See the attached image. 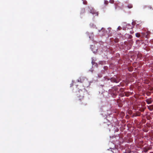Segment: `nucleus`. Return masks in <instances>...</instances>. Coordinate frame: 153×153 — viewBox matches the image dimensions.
Returning <instances> with one entry per match:
<instances>
[{
  "mask_svg": "<svg viewBox=\"0 0 153 153\" xmlns=\"http://www.w3.org/2000/svg\"><path fill=\"white\" fill-rule=\"evenodd\" d=\"M109 2L111 4H113L114 3V0H109Z\"/></svg>",
  "mask_w": 153,
  "mask_h": 153,
  "instance_id": "ddd939ff",
  "label": "nucleus"
},
{
  "mask_svg": "<svg viewBox=\"0 0 153 153\" xmlns=\"http://www.w3.org/2000/svg\"><path fill=\"white\" fill-rule=\"evenodd\" d=\"M146 94H147V96H149L151 94V93H150V92H149L147 93Z\"/></svg>",
  "mask_w": 153,
  "mask_h": 153,
  "instance_id": "dca6fc26",
  "label": "nucleus"
},
{
  "mask_svg": "<svg viewBox=\"0 0 153 153\" xmlns=\"http://www.w3.org/2000/svg\"><path fill=\"white\" fill-rule=\"evenodd\" d=\"M90 13H92L93 15L95 16H98V12H96L94 9H92L91 10Z\"/></svg>",
  "mask_w": 153,
  "mask_h": 153,
  "instance_id": "39448f33",
  "label": "nucleus"
},
{
  "mask_svg": "<svg viewBox=\"0 0 153 153\" xmlns=\"http://www.w3.org/2000/svg\"><path fill=\"white\" fill-rule=\"evenodd\" d=\"M104 4H105L106 5H107L108 4L109 2L108 1V0H104Z\"/></svg>",
  "mask_w": 153,
  "mask_h": 153,
  "instance_id": "1a4fd4ad",
  "label": "nucleus"
},
{
  "mask_svg": "<svg viewBox=\"0 0 153 153\" xmlns=\"http://www.w3.org/2000/svg\"><path fill=\"white\" fill-rule=\"evenodd\" d=\"M149 150V147H144L143 148V152L145 153H146Z\"/></svg>",
  "mask_w": 153,
  "mask_h": 153,
  "instance_id": "6e6552de",
  "label": "nucleus"
},
{
  "mask_svg": "<svg viewBox=\"0 0 153 153\" xmlns=\"http://www.w3.org/2000/svg\"><path fill=\"white\" fill-rule=\"evenodd\" d=\"M127 7L129 8H131L133 6L131 4H128V5L127 6Z\"/></svg>",
  "mask_w": 153,
  "mask_h": 153,
  "instance_id": "f8f14e48",
  "label": "nucleus"
},
{
  "mask_svg": "<svg viewBox=\"0 0 153 153\" xmlns=\"http://www.w3.org/2000/svg\"><path fill=\"white\" fill-rule=\"evenodd\" d=\"M111 81L112 82L117 83L120 82V79L116 76H115L114 77L110 79Z\"/></svg>",
  "mask_w": 153,
  "mask_h": 153,
  "instance_id": "20e7f679",
  "label": "nucleus"
},
{
  "mask_svg": "<svg viewBox=\"0 0 153 153\" xmlns=\"http://www.w3.org/2000/svg\"><path fill=\"white\" fill-rule=\"evenodd\" d=\"M77 81L82 83V85L85 87H87L90 85V83L88 79L83 77H80L77 79Z\"/></svg>",
  "mask_w": 153,
  "mask_h": 153,
  "instance_id": "f03ea898",
  "label": "nucleus"
},
{
  "mask_svg": "<svg viewBox=\"0 0 153 153\" xmlns=\"http://www.w3.org/2000/svg\"><path fill=\"white\" fill-rule=\"evenodd\" d=\"M85 13V8H82L81 9V16H82Z\"/></svg>",
  "mask_w": 153,
  "mask_h": 153,
  "instance_id": "0eeeda50",
  "label": "nucleus"
},
{
  "mask_svg": "<svg viewBox=\"0 0 153 153\" xmlns=\"http://www.w3.org/2000/svg\"><path fill=\"white\" fill-rule=\"evenodd\" d=\"M118 88L117 86H114L109 90V93L113 98H115L117 95L118 93Z\"/></svg>",
  "mask_w": 153,
  "mask_h": 153,
  "instance_id": "7ed1b4c3",
  "label": "nucleus"
},
{
  "mask_svg": "<svg viewBox=\"0 0 153 153\" xmlns=\"http://www.w3.org/2000/svg\"><path fill=\"white\" fill-rule=\"evenodd\" d=\"M82 1L83 4L86 5L87 4V2L86 0H82Z\"/></svg>",
  "mask_w": 153,
  "mask_h": 153,
  "instance_id": "9d476101",
  "label": "nucleus"
},
{
  "mask_svg": "<svg viewBox=\"0 0 153 153\" xmlns=\"http://www.w3.org/2000/svg\"><path fill=\"white\" fill-rule=\"evenodd\" d=\"M139 26V25L138 24H137L136 25V27H137V28H138V27Z\"/></svg>",
  "mask_w": 153,
  "mask_h": 153,
  "instance_id": "a211bd4d",
  "label": "nucleus"
},
{
  "mask_svg": "<svg viewBox=\"0 0 153 153\" xmlns=\"http://www.w3.org/2000/svg\"><path fill=\"white\" fill-rule=\"evenodd\" d=\"M135 36L137 37H139L140 35L139 33H137L135 34Z\"/></svg>",
  "mask_w": 153,
  "mask_h": 153,
  "instance_id": "9b49d317",
  "label": "nucleus"
},
{
  "mask_svg": "<svg viewBox=\"0 0 153 153\" xmlns=\"http://www.w3.org/2000/svg\"><path fill=\"white\" fill-rule=\"evenodd\" d=\"M145 101L148 104H151L152 102V98H151L147 99Z\"/></svg>",
  "mask_w": 153,
  "mask_h": 153,
  "instance_id": "423d86ee",
  "label": "nucleus"
},
{
  "mask_svg": "<svg viewBox=\"0 0 153 153\" xmlns=\"http://www.w3.org/2000/svg\"><path fill=\"white\" fill-rule=\"evenodd\" d=\"M85 88L84 87L82 89H79L77 94V98L76 99V102L80 105L83 104L86 105V104L83 103L84 95L86 93V90Z\"/></svg>",
  "mask_w": 153,
  "mask_h": 153,
  "instance_id": "f257e3e1",
  "label": "nucleus"
},
{
  "mask_svg": "<svg viewBox=\"0 0 153 153\" xmlns=\"http://www.w3.org/2000/svg\"><path fill=\"white\" fill-rule=\"evenodd\" d=\"M116 41H115V42H118V39H116Z\"/></svg>",
  "mask_w": 153,
  "mask_h": 153,
  "instance_id": "aec40b11",
  "label": "nucleus"
},
{
  "mask_svg": "<svg viewBox=\"0 0 153 153\" xmlns=\"http://www.w3.org/2000/svg\"><path fill=\"white\" fill-rule=\"evenodd\" d=\"M102 75L101 74L98 75V76L99 78H100L102 77Z\"/></svg>",
  "mask_w": 153,
  "mask_h": 153,
  "instance_id": "f3484780",
  "label": "nucleus"
},
{
  "mask_svg": "<svg viewBox=\"0 0 153 153\" xmlns=\"http://www.w3.org/2000/svg\"><path fill=\"white\" fill-rule=\"evenodd\" d=\"M94 62H93V61H92V64H93V63H94Z\"/></svg>",
  "mask_w": 153,
  "mask_h": 153,
  "instance_id": "412c9836",
  "label": "nucleus"
},
{
  "mask_svg": "<svg viewBox=\"0 0 153 153\" xmlns=\"http://www.w3.org/2000/svg\"><path fill=\"white\" fill-rule=\"evenodd\" d=\"M105 29L103 28H102L101 30H100V31H102V30H103V31Z\"/></svg>",
  "mask_w": 153,
  "mask_h": 153,
  "instance_id": "6ab92c4d",
  "label": "nucleus"
},
{
  "mask_svg": "<svg viewBox=\"0 0 153 153\" xmlns=\"http://www.w3.org/2000/svg\"><path fill=\"white\" fill-rule=\"evenodd\" d=\"M150 107L151 108H152V107L151 106H148V108L150 110H152L153 109V108H152V109H150V108H149V107Z\"/></svg>",
  "mask_w": 153,
  "mask_h": 153,
  "instance_id": "2eb2a0df",
  "label": "nucleus"
},
{
  "mask_svg": "<svg viewBox=\"0 0 153 153\" xmlns=\"http://www.w3.org/2000/svg\"><path fill=\"white\" fill-rule=\"evenodd\" d=\"M121 29H122V28H121V27L119 26L118 27V28H117V29L118 30H121Z\"/></svg>",
  "mask_w": 153,
  "mask_h": 153,
  "instance_id": "4468645a",
  "label": "nucleus"
}]
</instances>
